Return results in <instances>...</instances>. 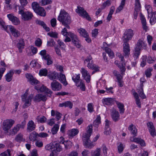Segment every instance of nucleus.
Here are the masks:
<instances>
[{"label":"nucleus","instance_id":"f257e3e1","mask_svg":"<svg viewBox=\"0 0 156 156\" xmlns=\"http://www.w3.org/2000/svg\"><path fill=\"white\" fill-rule=\"evenodd\" d=\"M92 125H89L87 127V133H85L83 136V145L87 148L90 149L94 146L93 141L90 140V137L92 133L93 129Z\"/></svg>","mask_w":156,"mask_h":156},{"label":"nucleus","instance_id":"f03ea898","mask_svg":"<svg viewBox=\"0 0 156 156\" xmlns=\"http://www.w3.org/2000/svg\"><path fill=\"white\" fill-rule=\"evenodd\" d=\"M58 20L61 22L63 25L70 24L71 21L69 14L64 11L60 12L59 15L58 17Z\"/></svg>","mask_w":156,"mask_h":156},{"label":"nucleus","instance_id":"7ed1b4c3","mask_svg":"<svg viewBox=\"0 0 156 156\" xmlns=\"http://www.w3.org/2000/svg\"><path fill=\"white\" fill-rule=\"evenodd\" d=\"M32 8L35 12L38 15L45 16L46 15L44 9L42 7L40 6L38 3L34 2L32 4Z\"/></svg>","mask_w":156,"mask_h":156},{"label":"nucleus","instance_id":"20e7f679","mask_svg":"<svg viewBox=\"0 0 156 156\" xmlns=\"http://www.w3.org/2000/svg\"><path fill=\"white\" fill-rule=\"evenodd\" d=\"M24 8L19 7V13L21 14L22 19L24 21L31 20L33 16V13L29 11L24 12Z\"/></svg>","mask_w":156,"mask_h":156},{"label":"nucleus","instance_id":"39448f33","mask_svg":"<svg viewBox=\"0 0 156 156\" xmlns=\"http://www.w3.org/2000/svg\"><path fill=\"white\" fill-rule=\"evenodd\" d=\"M33 95L31 94L28 97L27 93H25L22 96V101L24 103L23 107L24 108H26L30 106L31 104V102L33 97Z\"/></svg>","mask_w":156,"mask_h":156},{"label":"nucleus","instance_id":"423d86ee","mask_svg":"<svg viewBox=\"0 0 156 156\" xmlns=\"http://www.w3.org/2000/svg\"><path fill=\"white\" fill-rule=\"evenodd\" d=\"M45 148L47 150L49 151L52 150H56L57 151H60L62 150V148L59 144L56 142H54L52 143H50L49 144L47 145Z\"/></svg>","mask_w":156,"mask_h":156},{"label":"nucleus","instance_id":"0eeeda50","mask_svg":"<svg viewBox=\"0 0 156 156\" xmlns=\"http://www.w3.org/2000/svg\"><path fill=\"white\" fill-rule=\"evenodd\" d=\"M76 12L80 16L84 18H86L87 20L89 21L91 20V18L88 15L87 12L83 7H81L80 6H78L77 7V9L76 10Z\"/></svg>","mask_w":156,"mask_h":156},{"label":"nucleus","instance_id":"6e6552de","mask_svg":"<svg viewBox=\"0 0 156 156\" xmlns=\"http://www.w3.org/2000/svg\"><path fill=\"white\" fill-rule=\"evenodd\" d=\"M133 35V31L131 29L126 30L124 34L122 39L124 42H128L131 40Z\"/></svg>","mask_w":156,"mask_h":156},{"label":"nucleus","instance_id":"1a4fd4ad","mask_svg":"<svg viewBox=\"0 0 156 156\" xmlns=\"http://www.w3.org/2000/svg\"><path fill=\"white\" fill-rule=\"evenodd\" d=\"M40 54L42 57V58L47 62V64L49 65L53 63L51 57L48 54L46 53V51L45 50L41 51Z\"/></svg>","mask_w":156,"mask_h":156},{"label":"nucleus","instance_id":"9d476101","mask_svg":"<svg viewBox=\"0 0 156 156\" xmlns=\"http://www.w3.org/2000/svg\"><path fill=\"white\" fill-rule=\"evenodd\" d=\"M15 121L12 119H6L3 122L2 128L3 129L7 132L11 128Z\"/></svg>","mask_w":156,"mask_h":156},{"label":"nucleus","instance_id":"9b49d317","mask_svg":"<svg viewBox=\"0 0 156 156\" xmlns=\"http://www.w3.org/2000/svg\"><path fill=\"white\" fill-rule=\"evenodd\" d=\"M5 26L6 27V29H3L7 32V29L9 28L11 32L12 35L14 37H17L20 36V33L19 32L16 30L13 26L10 25L6 26L5 24Z\"/></svg>","mask_w":156,"mask_h":156},{"label":"nucleus","instance_id":"f8f14e48","mask_svg":"<svg viewBox=\"0 0 156 156\" xmlns=\"http://www.w3.org/2000/svg\"><path fill=\"white\" fill-rule=\"evenodd\" d=\"M51 88L54 91H59L62 88V85L57 81H53L51 83Z\"/></svg>","mask_w":156,"mask_h":156},{"label":"nucleus","instance_id":"ddd939ff","mask_svg":"<svg viewBox=\"0 0 156 156\" xmlns=\"http://www.w3.org/2000/svg\"><path fill=\"white\" fill-rule=\"evenodd\" d=\"M81 72L82 76L87 83H89L90 80V76L89 73L84 68H82L81 69Z\"/></svg>","mask_w":156,"mask_h":156},{"label":"nucleus","instance_id":"4468645a","mask_svg":"<svg viewBox=\"0 0 156 156\" xmlns=\"http://www.w3.org/2000/svg\"><path fill=\"white\" fill-rule=\"evenodd\" d=\"M111 115L113 120L115 122L118 121L120 119V115L119 112L114 108L111 110Z\"/></svg>","mask_w":156,"mask_h":156},{"label":"nucleus","instance_id":"2eb2a0df","mask_svg":"<svg viewBox=\"0 0 156 156\" xmlns=\"http://www.w3.org/2000/svg\"><path fill=\"white\" fill-rule=\"evenodd\" d=\"M47 99L46 95L41 94H37L33 98L34 101L36 102L45 101Z\"/></svg>","mask_w":156,"mask_h":156},{"label":"nucleus","instance_id":"dca6fc26","mask_svg":"<svg viewBox=\"0 0 156 156\" xmlns=\"http://www.w3.org/2000/svg\"><path fill=\"white\" fill-rule=\"evenodd\" d=\"M123 45L124 55L126 57H128L130 51L129 44L128 42H124Z\"/></svg>","mask_w":156,"mask_h":156},{"label":"nucleus","instance_id":"f3484780","mask_svg":"<svg viewBox=\"0 0 156 156\" xmlns=\"http://www.w3.org/2000/svg\"><path fill=\"white\" fill-rule=\"evenodd\" d=\"M10 20L14 25H17L20 24V21L18 18L14 16L12 14H9L7 15Z\"/></svg>","mask_w":156,"mask_h":156},{"label":"nucleus","instance_id":"a211bd4d","mask_svg":"<svg viewBox=\"0 0 156 156\" xmlns=\"http://www.w3.org/2000/svg\"><path fill=\"white\" fill-rule=\"evenodd\" d=\"M130 140L131 141L140 144L141 146L144 147L145 146V143L144 141L140 138L135 137H131L130 138Z\"/></svg>","mask_w":156,"mask_h":156},{"label":"nucleus","instance_id":"6ab92c4d","mask_svg":"<svg viewBox=\"0 0 156 156\" xmlns=\"http://www.w3.org/2000/svg\"><path fill=\"white\" fill-rule=\"evenodd\" d=\"M36 127V126L34 122L32 120H30L27 124V132H30L34 130Z\"/></svg>","mask_w":156,"mask_h":156},{"label":"nucleus","instance_id":"aec40b11","mask_svg":"<svg viewBox=\"0 0 156 156\" xmlns=\"http://www.w3.org/2000/svg\"><path fill=\"white\" fill-rule=\"evenodd\" d=\"M26 77L30 81V83L32 85H35L38 84L39 81L35 78L32 75L30 74H26Z\"/></svg>","mask_w":156,"mask_h":156},{"label":"nucleus","instance_id":"412c9836","mask_svg":"<svg viewBox=\"0 0 156 156\" xmlns=\"http://www.w3.org/2000/svg\"><path fill=\"white\" fill-rule=\"evenodd\" d=\"M147 125L151 135L153 136H156V133L153 123L149 122L147 123Z\"/></svg>","mask_w":156,"mask_h":156},{"label":"nucleus","instance_id":"4be33fe9","mask_svg":"<svg viewBox=\"0 0 156 156\" xmlns=\"http://www.w3.org/2000/svg\"><path fill=\"white\" fill-rule=\"evenodd\" d=\"M58 80L62 83L64 86H66L68 83L66 80L65 76L64 74H62L61 73H60L59 75H58Z\"/></svg>","mask_w":156,"mask_h":156},{"label":"nucleus","instance_id":"5701e85b","mask_svg":"<svg viewBox=\"0 0 156 156\" xmlns=\"http://www.w3.org/2000/svg\"><path fill=\"white\" fill-rule=\"evenodd\" d=\"M136 46L140 49L142 48L146 49L147 48V44L144 41L140 39L138 40Z\"/></svg>","mask_w":156,"mask_h":156},{"label":"nucleus","instance_id":"b1692460","mask_svg":"<svg viewBox=\"0 0 156 156\" xmlns=\"http://www.w3.org/2000/svg\"><path fill=\"white\" fill-rule=\"evenodd\" d=\"M20 128V127L19 124L16 125L14 126L12 130H10V132L9 133V135H14L17 133Z\"/></svg>","mask_w":156,"mask_h":156},{"label":"nucleus","instance_id":"393cba45","mask_svg":"<svg viewBox=\"0 0 156 156\" xmlns=\"http://www.w3.org/2000/svg\"><path fill=\"white\" fill-rule=\"evenodd\" d=\"M73 106V104L70 101H66L64 102L60 103L59 106L61 107H69L70 109H71Z\"/></svg>","mask_w":156,"mask_h":156},{"label":"nucleus","instance_id":"a878e982","mask_svg":"<svg viewBox=\"0 0 156 156\" xmlns=\"http://www.w3.org/2000/svg\"><path fill=\"white\" fill-rule=\"evenodd\" d=\"M13 74V70L12 69L10 70L9 72L5 75L6 80L8 82H10L12 79V76Z\"/></svg>","mask_w":156,"mask_h":156},{"label":"nucleus","instance_id":"bb28decb","mask_svg":"<svg viewBox=\"0 0 156 156\" xmlns=\"http://www.w3.org/2000/svg\"><path fill=\"white\" fill-rule=\"evenodd\" d=\"M47 76L50 80H54L58 77V73L55 72H50L48 74Z\"/></svg>","mask_w":156,"mask_h":156},{"label":"nucleus","instance_id":"cd10ccee","mask_svg":"<svg viewBox=\"0 0 156 156\" xmlns=\"http://www.w3.org/2000/svg\"><path fill=\"white\" fill-rule=\"evenodd\" d=\"M140 20L142 25V27L144 30H145L146 31H147L148 28L147 26V23L145 18L144 17V16L141 14L140 16Z\"/></svg>","mask_w":156,"mask_h":156},{"label":"nucleus","instance_id":"c85d7f7f","mask_svg":"<svg viewBox=\"0 0 156 156\" xmlns=\"http://www.w3.org/2000/svg\"><path fill=\"white\" fill-rule=\"evenodd\" d=\"M24 45L25 43L23 39H21L19 40V42L17 44V46L20 53L22 52V49L24 48Z\"/></svg>","mask_w":156,"mask_h":156},{"label":"nucleus","instance_id":"c756f323","mask_svg":"<svg viewBox=\"0 0 156 156\" xmlns=\"http://www.w3.org/2000/svg\"><path fill=\"white\" fill-rule=\"evenodd\" d=\"M87 67L90 69L94 70L95 71H98L99 68V67L92 63H87Z\"/></svg>","mask_w":156,"mask_h":156},{"label":"nucleus","instance_id":"7c9ffc66","mask_svg":"<svg viewBox=\"0 0 156 156\" xmlns=\"http://www.w3.org/2000/svg\"><path fill=\"white\" fill-rule=\"evenodd\" d=\"M135 99L136 103L138 107L141 108V102L139 98L138 94L136 92H134L133 94Z\"/></svg>","mask_w":156,"mask_h":156},{"label":"nucleus","instance_id":"2f4dec72","mask_svg":"<svg viewBox=\"0 0 156 156\" xmlns=\"http://www.w3.org/2000/svg\"><path fill=\"white\" fill-rule=\"evenodd\" d=\"M116 104L117 105L118 108L119 109L120 113L121 114H123L124 113L125 111L124 105L122 103L118 101L116 102Z\"/></svg>","mask_w":156,"mask_h":156},{"label":"nucleus","instance_id":"473e14b6","mask_svg":"<svg viewBox=\"0 0 156 156\" xmlns=\"http://www.w3.org/2000/svg\"><path fill=\"white\" fill-rule=\"evenodd\" d=\"M36 22L37 24L42 26L43 28L46 31H50V28L48 27H47L46 24L44 22L40 20H37Z\"/></svg>","mask_w":156,"mask_h":156},{"label":"nucleus","instance_id":"72a5a7b5","mask_svg":"<svg viewBox=\"0 0 156 156\" xmlns=\"http://www.w3.org/2000/svg\"><path fill=\"white\" fill-rule=\"evenodd\" d=\"M137 91L139 94L140 96L143 99H144L146 98V97L145 95L144 94L143 87H139L137 89Z\"/></svg>","mask_w":156,"mask_h":156},{"label":"nucleus","instance_id":"f704fd0d","mask_svg":"<svg viewBox=\"0 0 156 156\" xmlns=\"http://www.w3.org/2000/svg\"><path fill=\"white\" fill-rule=\"evenodd\" d=\"M76 85L77 87H79L81 90L83 91L85 90V85L82 80L81 81L80 83H76Z\"/></svg>","mask_w":156,"mask_h":156},{"label":"nucleus","instance_id":"c9c22d12","mask_svg":"<svg viewBox=\"0 0 156 156\" xmlns=\"http://www.w3.org/2000/svg\"><path fill=\"white\" fill-rule=\"evenodd\" d=\"M125 0H122L120 5L117 8L116 12L118 13L121 11L123 9L125 5Z\"/></svg>","mask_w":156,"mask_h":156},{"label":"nucleus","instance_id":"e433bc0d","mask_svg":"<svg viewBox=\"0 0 156 156\" xmlns=\"http://www.w3.org/2000/svg\"><path fill=\"white\" fill-rule=\"evenodd\" d=\"M140 48L136 46V48H135L133 53V56L135 58H137L139 56L140 54Z\"/></svg>","mask_w":156,"mask_h":156},{"label":"nucleus","instance_id":"4c0bfd02","mask_svg":"<svg viewBox=\"0 0 156 156\" xmlns=\"http://www.w3.org/2000/svg\"><path fill=\"white\" fill-rule=\"evenodd\" d=\"M125 147V145L122 143L119 142L118 143L117 148L118 152L119 154H121L122 152Z\"/></svg>","mask_w":156,"mask_h":156},{"label":"nucleus","instance_id":"58836bf2","mask_svg":"<svg viewBox=\"0 0 156 156\" xmlns=\"http://www.w3.org/2000/svg\"><path fill=\"white\" fill-rule=\"evenodd\" d=\"M106 52L108 54L109 57L112 58L114 56V54L112 50L107 47H105V48Z\"/></svg>","mask_w":156,"mask_h":156},{"label":"nucleus","instance_id":"ea45409f","mask_svg":"<svg viewBox=\"0 0 156 156\" xmlns=\"http://www.w3.org/2000/svg\"><path fill=\"white\" fill-rule=\"evenodd\" d=\"M36 119L38 123H43L46 121V118L43 116H42L41 117L38 116L36 118Z\"/></svg>","mask_w":156,"mask_h":156},{"label":"nucleus","instance_id":"a19ab883","mask_svg":"<svg viewBox=\"0 0 156 156\" xmlns=\"http://www.w3.org/2000/svg\"><path fill=\"white\" fill-rule=\"evenodd\" d=\"M78 32L80 35L83 37H86V36L88 35V33L85 29L82 28L79 29Z\"/></svg>","mask_w":156,"mask_h":156},{"label":"nucleus","instance_id":"79ce46f5","mask_svg":"<svg viewBox=\"0 0 156 156\" xmlns=\"http://www.w3.org/2000/svg\"><path fill=\"white\" fill-rule=\"evenodd\" d=\"M35 88L38 91L43 92L45 91L47 88L43 85H42L41 87H40L39 85H37L36 86H35Z\"/></svg>","mask_w":156,"mask_h":156},{"label":"nucleus","instance_id":"37998d69","mask_svg":"<svg viewBox=\"0 0 156 156\" xmlns=\"http://www.w3.org/2000/svg\"><path fill=\"white\" fill-rule=\"evenodd\" d=\"M59 128V126L58 124H55L51 129V133L53 135L56 134Z\"/></svg>","mask_w":156,"mask_h":156},{"label":"nucleus","instance_id":"c03bdc74","mask_svg":"<svg viewBox=\"0 0 156 156\" xmlns=\"http://www.w3.org/2000/svg\"><path fill=\"white\" fill-rule=\"evenodd\" d=\"M79 131L76 129H73L69 131V135L71 136H73L76 135L78 133Z\"/></svg>","mask_w":156,"mask_h":156},{"label":"nucleus","instance_id":"a18cd8bd","mask_svg":"<svg viewBox=\"0 0 156 156\" xmlns=\"http://www.w3.org/2000/svg\"><path fill=\"white\" fill-rule=\"evenodd\" d=\"M64 140V139L63 137H60V138L59 142L60 143L64 144L66 149H67L69 148V146H68L67 145V143H69V141H65Z\"/></svg>","mask_w":156,"mask_h":156},{"label":"nucleus","instance_id":"49530a36","mask_svg":"<svg viewBox=\"0 0 156 156\" xmlns=\"http://www.w3.org/2000/svg\"><path fill=\"white\" fill-rule=\"evenodd\" d=\"M37 133H36L33 132L30 134L29 138L30 140L34 141L36 139Z\"/></svg>","mask_w":156,"mask_h":156},{"label":"nucleus","instance_id":"de8ad7c7","mask_svg":"<svg viewBox=\"0 0 156 156\" xmlns=\"http://www.w3.org/2000/svg\"><path fill=\"white\" fill-rule=\"evenodd\" d=\"M150 22L151 25L154 24L156 22V14L153 13L151 18Z\"/></svg>","mask_w":156,"mask_h":156},{"label":"nucleus","instance_id":"09e8293b","mask_svg":"<svg viewBox=\"0 0 156 156\" xmlns=\"http://www.w3.org/2000/svg\"><path fill=\"white\" fill-rule=\"evenodd\" d=\"M141 8V5L139 0H135V10L139 11Z\"/></svg>","mask_w":156,"mask_h":156},{"label":"nucleus","instance_id":"8fccbe9b","mask_svg":"<svg viewBox=\"0 0 156 156\" xmlns=\"http://www.w3.org/2000/svg\"><path fill=\"white\" fill-rule=\"evenodd\" d=\"M100 152L101 149L97 148L93 152H92V156H99L100 155Z\"/></svg>","mask_w":156,"mask_h":156},{"label":"nucleus","instance_id":"3c124183","mask_svg":"<svg viewBox=\"0 0 156 156\" xmlns=\"http://www.w3.org/2000/svg\"><path fill=\"white\" fill-rule=\"evenodd\" d=\"M73 80L76 83H76L79 82V81L80 80V74H78V75H75L72 77Z\"/></svg>","mask_w":156,"mask_h":156},{"label":"nucleus","instance_id":"603ef678","mask_svg":"<svg viewBox=\"0 0 156 156\" xmlns=\"http://www.w3.org/2000/svg\"><path fill=\"white\" fill-rule=\"evenodd\" d=\"M147 56L146 55L143 56L142 57V61L141 62L140 66L142 67H144L146 64V60Z\"/></svg>","mask_w":156,"mask_h":156},{"label":"nucleus","instance_id":"864d4df0","mask_svg":"<svg viewBox=\"0 0 156 156\" xmlns=\"http://www.w3.org/2000/svg\"><path fill=\"white\" fill-rule=\"evenodd\" d=\"M153 69L152 68H148L145 71V75L147 77H150L151 75V72Z\"/></svg>","mask_w":156,"mask_h":156},{"label":"nucleus","instance_id":"5fc2aeb1","mask_svg":"<svg viewBox=\"0 0 156 156\" xmlns=\"http://www.w3.org/2000/svg\"><path fill=\"white\" fill-rule=\"evenodd\" d=\"M39 74L40 76H46L48 74V71L47 69H44L40 70Z\"/></svg>","mask_w":156,"mask_h":156},{"label":"nucleus","instance_id":"6e6d98bb","mask_svg":"<svg viewBox=\"0 0 156 156\" xmlns=\"http://www.w3.org/2000/svg\"><path fill=\"white\" fill-rule=\"evenodd\" d=\"M68 36H69L71 38L72 40V42L74 41H75V40H76V39L77 38V36L76 35L71 32H69Z\"/></svg>","mask_w":156,"mask_h":156},{"label":"nucleus","instance_id":"4d7b16f0","mask_svg":"<svg viewBox=\"0 0 156 156\" xmlns=\"http://www.w3.org/2000/svg\"><path fill=\"white\" fill-rule=\"evenodd\" d=\"M55 42L53 39H51L47 41V46H48L53 47L55 44Z\"/></svg>","mask_w":156,"mask_h":156},{"label":"nucleus","instance_id":"13d9d810","mask_svg":"<svg viewBox=\"0 0 156 156\" xmlns=\"http://www.w3.org/2000/svg\"><path fill=\"white\" fill-rule=\"evenodd\" d=\"M48 35L50 37L54 38H58V34L57 33L55 32H51L48 33Z\"/></svg>","mask_w":156,"mask_h":156},{"label":"nucleus","instance_id":"bf43d9fd","mask_svg":"<svg viewBox=\"0 0 156 156\" xmlns=\"http://www.w3.org/2000/svg\"><path fill=\"white\" fill-rule=\"evenodd\" d=\"M30 65L33 67H37V68L40 67V65L37 62H36L35 61H32L30 63Z\"/></svg>","mask_w":156,"mask_h":156},{"label":"nucleus","instance_id":"052dcab7","mask_svg":"<svg viewBox=\"0 0 156 156\" xmlns=\"http://www.w3.org/2000/svg\"><path fill=\"white\" fill-rule=\"evenodd\" d=\"M23 139V135L21 133H19L18 134L16 138V140L19 142L22 141Z\"/></svg>","mask_w":156,"mask_h":156},{"label":"nucleus","instance_id":"680f3d73","mask_svg":"<svg viewBox=\"0 0 156 156\" xmlns=\"http://www.w3.org/2000/svg\"><path fill=\"white\" fill-rule=\"evenodd\" d=\"M10 151L9 149H8L7 151H5L0 154V156H9L10 155Z\"/></svg>","mask_w":156,"mask_h":156},{"label":"nucleus","instance_id":"e2e57ef3","mask_svg":"<svg viewBox=\"0 0 156 156\" xmlns=\"http://www.w3.org/2000/svg\"><path fill=\"white\" fill-rule=\"evenodd\" d=\"M52 2L51 0H42L41 1V4L43 5L51 4Z\"/></svg>","mask_w":156,"mask_h":156},{"label":"nucleus","instance_id":"0e129e2a","mask_svg":"<svg viewBox=\"0 0 156 156\" xmlns=\"http://www.w3.org/2000/svg\"><path fill=\"white\" fill-rule=\"evenodd\" d=\"M42 43L41 40L39 38H38L35 41V43L36 46L39 47L41 46Z\"/></svg>","mask_w":156,"mask_h":156},{"label":"nucleus","instance_id":"69168bd1","mask_svg":"<svg viewBox=\"0 0 156 156\" xmlns=\"http://www.w3.org/2000/svg\"><path fill=\"white\" fill-rule=\"evenodd\" d=\"M92 59V57L90 55H89L87 56L86 59L85 60L84 62L85 63L86 62L88 63H92L93 61Z\"/></svg>","mask_w":156,"mask_h":156},{"label":"nucleus","instance_id":"338daca9","mask_svg":"<svg viewBox=\"0 0 156 156\" xmlns=\"http://www.w3.org/2000/svg\"><path fill=\"white\" fill-rule=\"evenodd\" d=\"M72 42L77 48H79L80 47L81 45L80 44L78 38L76 39V40H75V41H74Z\"/></svg>","mask_w":156,"mask_h":156},{"label":"nucleus","instance_id":"774afa93","mask_svg":"<svg viewBox=\"0 0 156 156\" xmlns=\"http://www.w3.org/2000/svg\"><path fill=\"white\" fill-rule=\"evenodd\" d=\"M88 110L90 112L93 111V106L92 103H89L88 104Z\"/></svg>","mask_w":156,"mask_h":156}]
</instances>
